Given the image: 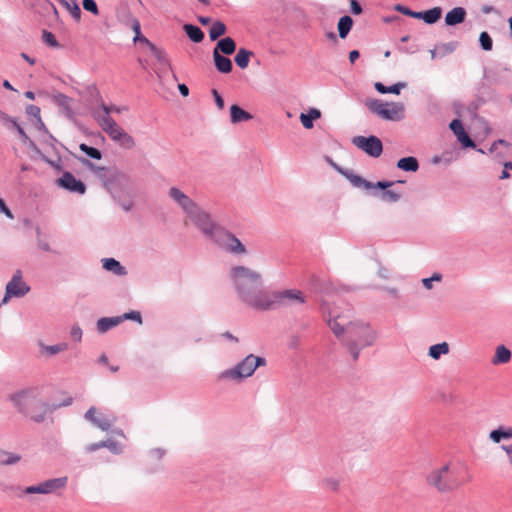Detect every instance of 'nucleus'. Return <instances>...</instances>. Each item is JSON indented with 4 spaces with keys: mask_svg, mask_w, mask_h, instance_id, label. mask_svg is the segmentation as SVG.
<instances>
[{
    "mask_svg": "<svg viewBox=\"0 0 512 512\" xmlns=\"http://www.w3.org/2000/svg\"><path fill=\"white\" fill-rule=\"evenodd\" d=\"M327 324L334 335L344 342L353 360H357L360 351L372 346L378 337L368 323L353 320L351 310L330 316Z\"/></svg>",
    "mask_w": 512,
    "mask_h": 512,
    "instance_id": "f257e3e1",
    "label": "nucleus"
},
{
    "mask_svg": "<svg viewBox=\"0 0 512 512\" xmlns=\"http://www.w3.org/2000/svg\"><path fill=\"white\" fill-rule=\"evenodd\" d=\"M187 218L207 239L223 251L234 256H244L248 253L246 246L234 233L218 224L212 215L199 205Z\"/></svg>",
    "mask_w": 512,
    "mask_h": 512,
    "instance_id": "f03ea898",
    "label": "nucleus"
},
{
    "mask_svg": "<svg viewBox=\"0 0 512 512\" xmlns=\"http://www.w3.org/2000/svg\"><path fill=\"white\" fill-rule=\"evenodd\" d=\"M228 276L239 300L252 309L262 311L268 293L263 287L262 274L247 266L235 265Z\"/></svg>",
    "mask_w": 512,
    "mask_h": 512,
    "instance_id": "7ed1b4c3",
    "label": "nucleus"
},
{
    "mask_svg": "<svg viewBox=\"0 0 512 512\" xmlns=\"http://www.w3.org/2000/svg\"><path fill=\"white\" fill-rule=\"evenodd\" d=\"M427 483L439 492L445 493L457 490L466 482L472 480L468 468L463 463L448 462L440 468L434 469L427 475Z\"/></svg>",
    "mask_w": 512,
    "mask_h": 512,
    "instance_id": "20e7f679",
    "label": "nucleus"
},
{
    "mask_svg": "<svg viewBox=\"0 0 512 512\" xmlns=\"http://www.w3.org/2000/svg\"><path fill=\"white\" fill-rule=\"evenodd\" d=\"M9 400L19 413L36 423L43 422L49 412V406L43 401L39 387L17 391L9 396Z\"/></svg>",
    "mask_w": 512,
    "mask_h": 512,
    "instance_id": "39448f33",
    "label": "nucleus"
},
{
    "mask_svg": "<svg viewBox=\"0 0 512 512\" xmlns=\"http://www.w3.org/2000/svg\"><path fill=\"white\" fill-rule=\"evenodd\" d=\"M265 365L266 359L264 357L249 354L233 367L221 371L217 375V380L240 383L251 377L258 367Z\"/></svg>",
    "mask_w": 512,
    "mask_h": 512,
    "instance_id": "423d86ee",
    "label": "nucleus"
},
{
    "mask_svg": "<svg viewBox=\"0 0 512 512\" xmlns=\"http://www.w3.org/2000/svg\"><path fill=\"white\" fill-rule=\"evenodd\" d=\"M306 301V296L298 289L268 290L262 311H270L279 307L303 305Z\"/></svg>",
    "mask_w": 512,
    "mask_h": 512,
    "instance_id": "0eeeda50",
    "label": "nucleus"
},
{
    "mask_svg": "<svg viewBox=\"0 0 512 512\" xmlns=\"http://www.w3.org/2000/svg\"><path fill=\"white\" fill-rule=\"evenodd\" d=\"M368 109L384 120L399 121L404 117V105L400 102H383L371 99L366 102Z\"/></svg>",
    "mask_w": 512,
    "mask_h": 512,
    "instance_id": "6e6552de",
    "label": "nucleus"
},
{
    "mask_svg": "<svg viewBox=\"0 0 512 512\" xmlns=\"http://www.w3.org/2000/svg\"><path fill=\"white\" fill-rule=\"evenodd\" d=\"M99 126L120 147L127 150L135 147L134 138L122 129L113 118L107 116L100 118Z\"/></svg>",
    "mask_w": 512,
    "mask_h": 512,
    "instance_id": "1a4fd4ad",
    "label": "nucleus"
},
{
    "mask_svg": "<svg viewBox=\"0 0 512 512\" xmlns=\"http://www.w3.org/2000/svg\"><path fill=\"white\" fill-rule=\"evenodd\" d=\"M30 291V287L23 281L22 272L17 270L11 280L6 284L2 303L6 304L12 297H23Z\"/></svg>",
    "mask_w": 512,
    "mask_h": 512,
    "instance_id": "9d476101",
    "label": "nucleus"
},
{
    "mask_svg": "<svg viewBox=\"0 0 512 512\" xmlns=\"http://www.w3.org/2000/svg\"><path fill=\"white\" fill-rule=\"evenodd\" d=\"M352 144L370 157L377 158L383 152L382 141L374 135L369 137L355 136L352 138Z\"/></svg>",
    "mask_w": 512,
    "mask_h": 512,
    "instance_id": "9b49d317",
    "label": "nucleus"
},
{
    "mask_svg": "<svg viewBox=\"0 0 512 512\" xmlns=\"http://www.w3.org/2000/svg\"><path fill=\"white\" fill-rule=\"evenodd\" d=\"M151 53L155 57L158 62L156 74L159 79H163L169 73L172 74V77L175 81L178 80L176 74L173 71L170 60L167 57L166 52L163 49L158 48L156 45H151Z\"/></svg>",
    "mask_w": 512,
    "mask_h": 512,
    "instance_id": "f8f14e48",
    "label": "nucleus"
},
{
    "mask_svg": "<svg viewBox=\"0 0 512 512\" xmlns=\"http://www.w3.org/2000/svg\"><path fill=\"white\" fill-rule=\"evenodd\" d=\"M168 196L182 209L188 216L198 206V204L177 187H171Z\"/></svg>",
    "mask_w": 512,
    "mask_h": 512,
    "instance_id": "ddd939ff",
    "label": "nucleus"
},
{
    "mask_svg": "<svg viewBox=\"0 0 512 512\" xmlns=\"http://www.w3.org/2000/svg\"><path fill=\"white\" fill-rule=\"evenodd\" d=\"M56 184L72 193L83 195L86 192V185L74 177L70 172H64L60 178L56 180Z\"/></svg>",
    "mask_w": 512,
    "mask_h": 512,
    "instance_id": "4468645a",
    "label": "nucleus"
},
{
    "mask_svg": "<svg viewBox=\"0 0 512 512\" xmlns=\"http://www.w3.org/2000/svg\"><path fill=\"white\" fill-rule=\"evenodd\" d=\"M84 418L103 431H108L113 424V420L109 419L107 416L103 414L96 415L95 407L89 408L86 411Z\"/></svg>",
    "mask_w": 512,
    "mask_h": 512,
    "instance_id": "2eb2a0df",
    "label": "nucleus"
},
{
    "mask_svg": "<svg viewBox=\"0 0 512 512\" xmlns=\"http://www.w3.org/2000/svg\"><path fill=\"white\" fill-rule=\"evenodd\" d=\"M452 132L457 137L458 141L463 145L465 148H475L476 145L474 141L469 137V135L466 133L462 122L459 119H453L449 125Z\"/></svg>",
    "mask_w": 512,
    "mask_h": 512,
    "instance_id": "dca6fc26",
    "label": "nucleus"
},
{
    "mask_svg": "<svg viewBox=\"0 0 512 512\" xmlns=\"http://www.w3.org/2000/svg\"><path fill=\"white\" fill-rule=\"evenodd\" d=\"M331 164L342 174L344 175L349 181L350 183L354 186V187H357V188H363V189H366V190H369V189H372V187L374 186V183L372 182H369L367 180H365L364 178H362L361 176L359 175H356L354 174L353 172L351 171H348V170H343L342 168H339L336 164L332 163Z\"/></svg>",
    "mask_w": 512,
    "mask_h": 512,
    "instance_id": "f3484780",
    "label": "nucleus"
},
{
    "mask_svg": "<svg viewBox=\"0 0 512 512\" xmlns=\"http://www.w3.org/2000/svg\"><path fill=\"white\" fill-rule=\"evenodd\" d=\"M41 484L43 486L44 494H52L66 488L68 484V478L66 476L51 478L41 482Z\"/></svg>",
    "mask_w": 512,
    "mask_h": 512,
    "instance_id": "a211bd4d",
    "label": "nucleus"
},
{
    "mask_svg": "<svg viewBox=\"0 0 512 512\" xmlns=\"http://www.w3.org/2000/svg\"><path fill=\"white\" fill-rule=\"evenodd\" d=\"M512 439V426L500 425L489 433V440L494 444H500L504 440Z\"/></svg>",
    "mask_w": 512,
    "mask_h": 512,
    "instance_id": "6ab92c4d",
    "label": "nucleus"
},
{
    "mask_svg": "<svg viewBox=\"0 0 512 512\" xmlns=\"http://www.w3.org/2000/svg\"><path fill=\"white\" fill-rule=\"evenodd\" d=\"M40 354L44 357H53L61 352H64L68 349L69 345L67 342H60L54 345H47L43 342L38 343Z\"/></svg>",
    "mask_w": 512,
    "mask_h": 512,
    "instance_id": "aec40b11",
    "label": "nucleus"
},
{
    "mask_svg": "<svg viewBox=\"0 0 512 512\" xmlns=\"http://www.w3.org/2000/svg\"><path fill=\"white\" fill-rule=\"evenodd\" d=\"M466 10L463 7H455L445 16V24L447 26H456L464 22L466 17Z\"/></svg>",
    "mask_w": 512,
    "mask_h": 512,
    "instance_id": "412c9836",
    "label": "nucleus"
},
{
    "mask_svg": "<svg viewBox=\"0 0 512 512\" xmlns=\"http://www.w3.org/2000/svg\"><path fill=\"white\" fill-rule=\"evenodd\" d=\"M213 60L217 71L220 73L227 74L232 71V61L228 57L220 54L217 50H213Z\"/></svg>",
    "mask_w": 512,
    "mask_h": 512,
    "instance_id": "4be33fe9",
    "label": "nucleus"
},
{
    "mask_svg": "<svg viewBox=\"0 0 512 512\" xmlns=\"http://www.w3.org/2000/svg\"><path fill=\"white\" fill-rule=\"evenodd\" d=\"M102 264L106 271H109L116 276H125L127 274L126 268L114 258H104L102 259Z\"/></svg>",
    "mask_w": 512,
    "mask_h": 512,
    "instance_id": "5701e85b",
    "label": "nucleus"
},
{
    "mask_svg": "<svg viewBox=\"0 0 512 512\" xmlns=\"http://www.w3.org/2000/svg\"><path fill=\"white\" fill-rule=\"evenodd\" d=\"M121 324L119 316L115 317H102L96 322V329L98 333L104 334L112 328Z\"/></svg>",
    "mask_w": 512,
    "mask_h": 512,
    "instance_id": "b1692460",
    "label": "nucleus"
},
{
    "mask_svg": "<svg viewBox=\"0 0 512 512\" xmlns=\"http://www.w3.org/2000/svg\"><path fill=\"white\" fill-rule=\"evenodd\" d=\"M511 360V351L504 345L496 347L495 354L491 359L493 365L506 364Z\"/></svg>",
    "mask_w": 512,
    "mask_h": 512,
    "instance_id": "393cba45",
    "label": "nucleus"
},
{
    "mask_svg": "<svg viewBox=\"0 0 512 512\" xmlns=\"http://www.w3.org/2000/svg\"><path fill=\"white\" fill-rule=\"evenodd\" d=\"M253 118V116L247 111L243 110L238 105H232L230 107V120L232 123H240L244 121H249Z\"/></svg>",
    "mask_w": 512,
    "mask_h": 512,
    "instance_id": "a878e982",
    "label": "nucleus"
},
{
    "mask_svg": "<svg viewBox=\"0 0 512 512\" xmlns=\"http://www.w3.org/2000/svg\"><path fill=\"white\" fill-rule=\"evenodd\" d=\"M214 50H217L220 54L231 55L236 50V43L231 37H225L217 42Z\"/></svg>",
    "mask_w": 512,
    "mask_h": 512,
    "instance_id": "bb28decb",
    "label": "nucleus"
},
{
    "mask_svg": "<svg viewBox=\"0 0 512 512\" xmlns=\"http://www.w3.org/2000/svg\"><path fill=\"white\" fill-rule=\"evenodd\" d=\"M53 100L56 105L61 107L64 110V114L72 118L73 117V110L71 108V98L63 93H57L54 95Z\"/></svg>",
    "mask_w": 512,
    "mask_h": 512,
    "instance_id": "cd10ccee",
    "label": "nucleus"
},
{
    "mask_svg": "<svg viewBox=\"0 0 512 512\" xmlns=\"http://www.w3.org/2000/svg\"><path fill=\"white\" fill-rule=\"evenodd\" d=\"M442 15V9L440 7H434L432 9L422 11L419 14V19H422L426 24L436 23Z\"/></svg>",
    "mask_w": 512,
    "mask_h": 512,
    "instance_id": "c85d7f7f",
    "label": "nucleus"
},
{
    "mask_svg": "<svg viewBox=\"0 0 512 512\" xmlns=\"http://www.w3.org/2000/svg\"><path fill=\"white\" fill-rule=\"evenodd\" d=\"M397 168L406 172H416L419 169V163L413 156L404 157L398 160Z\"/></svg>",
    "mask_w": 512,
    "mask_h": 512,
    "instance_id": "c756f323",
    "label": "nucleus"
},
{
    "mask_svg": "<svg viewBox=\"0 0 512 512\" xmlns=\"http://www.w3.org/2000/svg\"><path fill=\"white\" fill-rule=\"evenodd\" d=\"M183 30L185 31V33L189 37V39L195 43H199L204 39V33L196 25L185 24L183 26Z\"/></svg>",
    "mask_w": 512,
    "mask_h": 512,
    "instance_id": "7c9ffc66",
    "label": "nucleus"
},
{
    "mask_svg": "<svg viewBox=\"0 0 512 512\" xmlns=\"http://www.w3.org/2000/svg\"><path fill=\"white\" fill-rule=\"evenodd\" d=\"M101 109H102L103 113H100L98 110L93 111V117L97 121L98 124H99L100 118H105V116L110 117V114L112 112L121 113L123 110H125V108H123V107H118L115 105H106L104 103L101 104Z\"/></svg>",
    "mask_w": 512,
    "mask_h": 512,
    "instance_id": "2f4dec72",
    "label": "nucleus"
},
{
    "mask_svg": "<svg viewBox=\"0 0 512 512\" xmlns=\"http://www.w3.org/2000/svg\"><path fill=\"white\" fill-rule=\"evenodd\" d=\"M449 353V344L447 342H441L430 346L428 355L434 359L438 360L441 356Z\"/></svg>",
    "mask_w": 512,
    "mask_h": 512,
    "instance_id": "473e14b6",
    "label": "nucleus"
},
{
    "mask_svg": "<svg viewBox=\"0 0 512 512\" xmlns=\"http://www.w3.org/2000/svg\"><path fill=\"white\" fill-rule=\"evenodd\" d=\"M254 55V53L245 48H240L234 58L235 63L241 69H245L249 65L250 58Z\"/></svg>",
    "mask_w": 512,
    "mask_h": 512,
    "instance_id": "72a5a7b5",
    "label": "nucleus"
},
{
    "mask_svg": "<svg viewBox=\"0 0 512 512\" xmlns=\"http://www.w3.org/2000/svg\"><path fill=\"white\" fill-rule=\"evenodd\" d=\"M131 28L135 33L133 41L134 42H138V41L142 42L148 46L149 50H151V45H154V44L141 34V25H140V22L138 19H136L134 17L131 18Z\"/></svg>",
    "mask_w": 512,
    "mask_h": 512,
    "instance_id": "f704fd0d",
    "label": "nucleus"
},
{
    "mask_svg": "<svg viewBox=\"0 0 512 512\" xmlns=\"http://www.w3.org/2000/svg\"><path fill=\"white\" fill-rule=\"evenodd\" d=\"M405 86H406V83H404V82H398L391 86H385L381 82H376L374 85L375 89L379 93H382V94H386V93L399 94L401 89H403Z\"/></svg>",
    "mask_w": 512,
    "mask_h": 512,
    "instance_id": "c9c22d12",
    "label": "nucleus"
},
{
    "mask_svg": "<svg viewBox=\"0 0 512 512\" xmlns=\"http://www.w3.org/2000/svg\"><path fill=\"white\" fill-rule=\"evenodd\" d=\"M353 25V20L350 16L345 15L339 19L338 22V32L339 37L341 39H344L347 37L348 33L350 32Z\"/></svg>",
    "mask_w": 512,
    "mask_h": 512,
    "instance_id": "e433bc0d",
    "label": "nucleus"
},
{
    "mask_svg": "<svg viewBox=\"0 0 512 512\" xmlns=\"http://www.w3.org/2000/svg\"><path fill=\"white\" fill-rule=\"evenodd\" d=\"M321 116V113L317 109H311L308 114L301 113L300 121L304 128L311 129L313 127V121L318 119Z\"/></svg>",
    "mask_w": 512,
    "mask_h": 512,
    "instance_id": "4c0bfd02",
    "label": "nucleus"
},
{
    "mask_svg": "<svg viewBox=\"0 0 512 512\" xmlns=\"http://www.w3.org/2000/svg\"><path fill=\"white\" fill-rule=\"evenodd\" d=\"M226 33V25L222 21H215L209 29V37L212 41Z\"/></svg>",
    "mask_w": 512,
    "mask_h": 512,
    "instance_id": "58836bf2",
    "label": "nucleus"
},
{
    "mask_svg": "<svg viewBox=\"0 0 512 512\" xmlns=\"http://www.w3.org/2000/svg\"><path fill=\"white\" fill-rule=\"evenodd\" d=\"M63 5L67 9V11L70 13L72 18H74L76 21H79L81 19V9L79 7V4L76 0L66 1L62 0Z\"/></svg>",
    "mask_w": 512,
    "mask_h": 512,
    "instance_id": "ea45409f",
    "label": "nucleus"
},
{
    "mask_svg": "<svg viewBox=\"0 0 512 512\" xmlns=\"http://www.w3.org/2000/svg\"><path fill=\"white\" fill-rule=\"evenodd\" d=\"M321 487L324 490L336 492L340 487V480L336 477H325L320 482Z\"/></svg>",
    "mask_w": 512,
    "mask_h": 512,
    "instance_id": "a19ab883",
    "label": "nucleus"
},
{
    "mask_svg": "<svg viewBox=\"0 0 512 512\" xmlns=\"http://www.w3.org/2000/svg\"><path fill=\"white\" fill-rule=\"evenodd\" d=\"M20 455L0 450V465H13L19 462Z\"/></svg>",
    "mask_w": 512,
    "mask_h": 512,
    "instance_id": "79ce46f5",
    "label": "nucleus"
},
{
    "mask_svg": "<svg viewBox=\"0 0 512 512\" xmlns=\"http://www.w3.org/2000/svg\"><path fill=\"white\" fill-rule=\"evenodd\" d=\"M40 112L41 111H40V108L38 106L28 105L26 107L27 115L36 119L38 128L46 130L45 125H44V123L41 120Z\"/></svg>",
    "mask_w": 512,
    "mask_h": 512,
    "instance_id": "37998d69",
    "label": "nucleus"
},
{
    "mask_svg": "<svg viewBox=\"0 0 512 512\" xmlns=\"http://www.w3.org/2000/svg\"><path fill=\"white\" fill-rule=\"evenodd\" d=\"M80 150L84 152L88 157L96 160H100L102 157L101 152L94 147H90L85 143L80 144L79 146Z\"/></svg>",
    "mask_w": 512,
    "mask_h": 512,
    "instance_id": "c03bdc74",
    "label": "nucleus"
},
{
    "mask_svg": "<svg viewBox=\"0 0 512 512\" xmlns=\"http://www.w3.org/2000/svg\"><path fill=\"white\" fill-rule=\"evenodd\" d=\"M479 43L483 50L491 51L493 48V40L487 32H481L479 35Z\"/></svg>",
    "mask_w": 512,
    "mask_h": 512,
    "instance_id": "a18cd8bd",
    "label": "nucleus"
},
{
    "mask_svg": "<svg viewBox=\"0 0 512 512\" xmlns=\"http://www.w3.org/2000/svg\"><path fill=\"white\" fill-rule=\"evenodd\" d=\"M119 318H120L121 323L125 320H133V321L138 322L139 324L142 323V316H141L140 312H138V311H130V312L124 313V314L120 315Z\"/></svg>",
    "mask_w": 512,
    "mask_h": 512,
    "instance_id": "49530a36",
    "label": "nucleus"
},
{
    "mask_svg": "<svg viewBox=\"0 0 512 512\" xmlns=\"http://www.w3.org/2000/svg\"><path fill=\"white\" fill-rule=\"evenodd\" d=\"M381 199L386 202H397L400 199V194L393 190H384L381 193Z\"/></svg>",
    "mask_w": 512,
    "mask_h": 512,
    "instance_id": "de8ad7c7",
    "label": "nucleus"
},
{
    "mask_svg": "<svg viewBox=\"0 0 512 512\" xmlns=\"http://www.w3.org/2000/svg\"><path fill=\"white\" fill-rule=\"evenodd\" d=\"M103 443H104V448H107L113 454L122 453V446L118 442L108 439V440L103 441Z\"/></svg>",
    "mask_w": 512,
    "mask_h": 512,
    "instance_id": "09e8293b",
    "label": "nucleus"
},
{
    "mask_svg": "<svg viewBox=\"0 0 512 512\" xmlns=\"http://www.w3.org/2000/svg\"><path fill=\"white\" fill-rule=\"evenodd\" d=\"M395 10L402 13L403 15H406V16H409V17H412L415 19H419L420 12L413 11V10L409 9L408 7L403 6L401 4H397L395 6Z\"/></svg>",
    "mask_w": 512,
    "mask_h": 512,
    "instance_id": "8fccbe9b",
    "label": "nucleus"
},
{
    "mask_svg": "<svg viewBox=\"0 0 512 512\" xmlns=\"http://www.w3.org/2000/svg\"><path fill=\"white\" fill-rule=\"evenodd\" d=\"M82 5L86 11L91 12L93 15L99 14V9L95 0H82Z\"/></svg>",
    "mask_w": 512,
    "mask_h": 512,
    "instance_id": "3c124183",
    "label": "nucleus"
},
{
    "mask_svg": "<svg viewBox=\"0 0 512 512\" xmlns=\"http://www.w3.org/2000/svg\"><path fill=\"white\" fill-rule=\"evenodd\" d=\"M82 329L78 324H75L71 327L70 330V337L75 342H81L82 341Z\"/></svg>",
    "mask_w": 512,
    "mask_h": 512,
    "instance_id": "603ef678",
    "label": "nucleus"
},
{
    "mask_svg": "<svg viewBox=\"0 0 512 512\" xmlns=\"http://www.w3.org/2000/svg\"><path fill=\"white\" fill-rule=\"evenodd\" d=\"M441 279L442 276L440 274L434 273L431 277L422 279V284L426 289L430 290L433 287V282H439Z\"/></svg>",
    "mask_w": 512,
    "mask_h": 512,
    "instance_id": "864d4df0",
    "label": "nucleus"
},
{
    "mask_svg": "<svg viewBox=\"0 0 512 512\" xmlns=\"http://www.w3.org/2000/svg\"><path fill=\"white\" fill-rule=\"evenodd\" d=\"M24 492L26 494H44L43 486H42L41 482L36 485H31V486L26 487Z\"/></svg>",
    "mask_w": 512,
    "mask_h": 512,
    "instance_id": "5fc2aeb1",
    "label": "nucleus"
},
{
    "mask_svg": "<svg viewBox=\"0 0 512 512\" xmlns=\"http://www.w3.org/2000/svg\"><path fill=\"white\" fill-rule=\"evenodd\" d=\"M43 40L49 46H52V47L58 46L56 38H55V36L51 32L44 31L43 32Z\"/></svg>",
    "mask_w": 512,
    "mask_h": 512,
    "instance_id": "6e6d98bb",
    "label": "nucleus"
},
{
    "mask_svg": "<svg viewBox=\"0 0 512 512\" xmlns=\"http://www.w3.org/2000/svg\"><path fill=\"white\" fill-rule=\"evenodd\" d=\"M166 451L163 448H154L149 451V456L154 460H161Z\"/></svg>",
    "mask_w": 512,
    "mask_h": 512,
    "instance_id": "4d7b16f0",
    "label": "nucleus"
},
{
    "mask_svg": "<svg viewBox=\"0 0 512 512\" xmlns=\"http://www.w3.org/2000/svg\"><path fill=\"white\" fill-rule=\"evenodd\" d=\"M351 12L355 15L362 13V7L357 0H350Z\"/></svg>",
    "mask_w": 512,
    "mask_h": 512,
    "instance_id": "13d9d810",
    "label": "nucleus"
},
{
    "mask_svg": "<svg viewBox=\"0 0 512 512\" xmlns=\"http://www.w3.org/2000/svg\"><path fill=\"white\" fill-rule=\"evenodd\" d=\"M0 211L3 212L8 218L13 219L14 216L10 209L6 206L3 199L0 198Z\"/></svg>",
    "mask_w": 512,
    "mask_h": 512,
    "instance_id": "bf43d9fd",
    "label": "nucleus"
},
{
    "mask_svg": "<svg viewBox=\"0 0 512 512\" xmlns=\"http://www.w3.org/2000/svg\"><path fill=\"white\" fill-rule=\"evenodd\" d=\"M212 93H213V96H214V99H215V103L218 106V108L219 109H223V107H224V100H223L222 96L215 89L212 91Z\"/></svg>",
    "mask_w": 512,
    "mask_h": 512,
    "instance_id": "052dcab7",
    "label": "nucleus"
},
{
    "mask_svg": "<svg viewBox=\"0 0 512 512\" xmlns=\"http://www.w3.org/2000/svg\"><path fill=\"white\" fill-rule=\"evenodd\" d=\"M393 185V182H388V181H378L376 184H374V186L372 187L373 188H378V189H381V190H386L387 188L391 187Z\"/></svg>",
    "mask_w": 512,
    "mask_h": 512,
    "instance_id": "680f3d73",
    "label": "nucleus"
},
{
    "mask_svg": "<svg viewBox=\"0 0 512 512\" xmlns=\"http://www.w3.org/2000/svg\"><path fill=\"white\" fill-rule=\"evenodd\" d=\"M100 448H104L103 441H100V442H97V443H92V444L88 445L86 447V451L87 452H94V451H96V450H98Z\"/></svg>",
    "mask_w": 512,
    "mask_h": 512,
    "instance_id": "e2e57ef3",
    "label": "nucleus"
},
{
    "mask_svg": "<svg viewBox=\"0 0 512 512\" xmlns=\"http://www.w3.org/2000/svg\"><path fill=\"white\" fill-rule=\"evenodd\" d=\"M14 125L20 135V137L22 138L23 141H25L26 139H28V136L27 134L25 133L24 129L19 125L17 124L16 122H14Z\"/></svg>",
    "mask_w": 512,
    "mask_h": 512,
    "instance_id": "0e129e2a",
    "label": "nucleus"
},
{
    "mask_svg": "<svg viewBox=\"0 0 512 512\" xmlns=\"http://www.w3.org/2000/svg\"><path fill=\"white\" fill-rule=\"evenodd\" d=\"M385 290L387 291V293L389 295H391L393 298L395 299H399V292L396 288L394 287H388V288H385Z\"/></svg>",
    "mask_w": 512,
    "mask_h": 512,
    "instance_id": "69168bd1",
    "label": "nucleus"
},
{
    "mask_svg": "<svg viewBox=\"0 0 512 512\" xmlns=\"http://www.w3.org/2000/svg\"><path fill=\"white\" fill-rule=\"evenodd\" d=\"M178 89L182 96L186 97L189 95V88L185 84H179Z\"/></svg>",
    "mask_w": 512,
    "mask_h": 512,
    "instance_id": "338daca9",
    "label": "nucleus"
},
{
    "mask_svg": "<svg viewBox=\"0 0 512 512\" xmlns=\"http://www.w3.org/2000/svg\"><path fill=\"white\" fill-rule=\"evenodd\" d=\"M359 57V51L358 50H352L349 53V60L351 63H354L356 59Z\"/></svg>",
    "mask_w": 512,
    "mask_h": 512,
    "instance_id": "774afa93",
    "label": "nucleus"
}]
</instances>
